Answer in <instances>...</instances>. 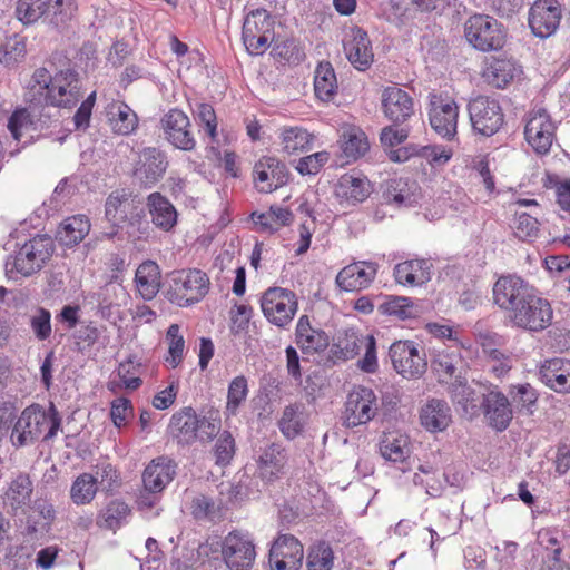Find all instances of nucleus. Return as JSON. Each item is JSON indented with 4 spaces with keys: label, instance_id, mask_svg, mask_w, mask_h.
<instances>
[{
    "label": "nucleus",
    "instance_id": "f257e3e1",
    "mask_svg": "<svg viewBox=\"0 0 570 570\" xmlns=\"http://www.w3.org/2000/svg\"><path fill=\"white\" fill-rule=\"evenodd\" d=\"M492 293L493 303L510 313V320L515 327L538 333L552 324L551 303L520 276L501 275L495 281Z\"/></svg>",
    "mask_w": 570,
    "mask_h": 570
},
{
    "label": "nucleus",
    "instance_id": "f03ea898",
    "mask_svg": "<svg viewBox=\"0 0 570 570\" xmlns=\"http://www.w3.org/2000/svg\"><path fill=\"white\" fill-rule=\"evenodd\" d=\"M61 422V415L53 403L48 411L39 404L27 406L12 428L11 443L19 449L30 446L38 441H50L60 430Z\"/></svg>",
    "mask_w": 570,
    "mask_h": 570
},
{
    "label": "nucleus",
    "instance_id": "7ed1b4c3",
    "mask_svg": "<svg viewBox=\"0 0 570 570\" xmlns=\"http://www.w3.org/2000/svg\"><path fill=\"white\" fill-rule=\"evenodd\" d=\"M53 253L52 238L48 235H36L7 257L6 275L13 281L30 277L47 265Z\"/></svg>",
    "mask_w": 570,
    "mask_h": 570
},
{
    "label": "nucleus",
    "instance_id": "20e7f679",
    "mask_svg": "<svg viewBox=\"0 0 570 570\" xmlns=\"http://www.w3.org/2000/svg\"><path fill=\"white\" fill-rule=\"evenodd\" d=\"M209 288V278L200 269L175 271L169 275L166 297L178 306L198 303Z\"/></svg>",
    "mask_w": 570,
    "mask_h": 570
},
{
    "label": "nucleus",
    "instance_id": "39448f33",
    "mask_svg": "<svg viewBox=\"0 0 570 570\" xmlns=\"http://www.w3.org/2000/svg\"><path fill=\"white\" fill-rule=\"evenodd\" d=\"M464 36L476 50L498 51L505 43V30L501 22L488 14L476 13L464 23Z\"/></svg>",
    "mask_w": 570,
    "mask_h": 570
},
{
    "label": "nucleus",
    "instance_id": "423d86ee",
    "mask_svg": "<svg viewBox=\"0 0 570 570\" xmlns=\"http://www.w3.org/2000/svg\"><path fill=\"white\" fill-rule=\"evenodd\" d=\"M261 308L271 324L285 328L293 321L298 309L297 296L287 288L269 287L261 297Z\"/></svg>",
    "mask_w": 570,
    "mask_h": 570
},
{
    "label": "nucleus",
    "instance_id": "0eeeda50",
    "mask_svg": "<svg viewBox=\"0 0 570 570\" xmlns=\"http://www.w3.org/2000/svg\"><path fill=\"white\" fill-rule=\"evenodd\" d=\"M393 368L404 379H420L428 368L426 354L414 341H396L389 350Z\"/></svg>",
    "mask_w": 570,
    "mask_h": 570
},
{
    "label": "nucleus",
    "instance_id": "6e6552de",
    "mask_svg": "<svg viewBox=\"0 0 570 570\" xmlns=\"http://www.w3.org/2000/svg\"><path fill=\"white\" fill-rule=\"evenodd\" d=\"M471 126L474 132L484 137L497 134L504 124L500 102L488 96H478L468 104Z\"/></svg>",
    "mask_w": 570,
    "mask_h": 570
},
{
    "label": "nucleus",
    "instance_id": "1a4fd4ad",
    "mask_svg": "<svg viewBox=\"0 0 570 570\" xmlns=\"http://www.w3.org/2000/svg\"><path fill=\"white\" fill-rule=\"evenodd\" d=\"M159 128L164 139L174 148L183 151L196 149L197 141L193 131V125L181 109L170 108L159 120Z\"/></svg>",
    "mask_w": 570,
    "mask_h": 570
},
{
    "label": "nucleus",
    "instance_id": "9d476101",
    "mask_svg": "<svg viewBox=\"0 0 570 570\" xmlns=\"http://www.w3.org/2000/svg\"><path fill=\"white\" fill-rule=\"evenodd\" d=\"M379 412L377 397L374 391L366 386H354L347 394L343 423L346 428H355L372 421Z\"/></svg>",
    "mask_w": 570,
    "mask_h": 570
},
{
    "label": "nucleus",
    "instance_id": "9b49d317",
    "mask_svg": "<svg viewBox=\"0 0 570 570\" xmlns=\"http://www.w3.org/2000/svg\"><path fill=\"white\" fill-rule=\"evenodd\" d=\"M430 125L433 130L448 140L456 135L459 106L449 96L430 94Z\"/></svg>",
    "mask_w": 570,
    "mask_h": 570
},
{
    "label": "nucleus",
    "instance_id": "f8f14e48",
    "mask_svg": "<svg viewBox=\"0 0 570 570\" xmlns=\"http://www.w3.org/2000/svg\"><path fill=\"white\" fill-rule=\"evenodd\" d=\"M222 556L229 570H250L256 558L255 544L246 534L233 531L223 541Z\"/></svg>",
    "mask_w": 570,
    "mask_h": 570
},
{
    "label": "nucleus",
    "instance_id": "ddd939ff",
    "mask_svg": "<svg viewBox=\"0 0 570 570\" xmlns=\"http://www.w3.org/2000/svg\"><path fill=\"white\" fill-rule=\"evenodd\" d=\"M561 17L558 0H535L529 9L528 23L535 37L546 39L557 31Z\"/></svg>",
    "mask_w": 570,
    "mask_h": 570
},
{
    "label": "nucleus",
    "instance_id": "4468645a",
    "mask_svg": "<svg viewBox=\"0 0 570 570\" xmlns=\"http://www.w3.org/2000/svg\"><path fill=\"white\" fill-rule=\"evenodd\" d=\"M169 166L167 154L156 147H146L134 169V177L144 188H153L163 179Z\"/></svg>",
    "mask_w": 570,
    "mask_h": 570
},
{
    "label": "nucleus",
    "instance_id": "2eb2a0df",
    "mask_svg": "<svg viewBox=\"0 0 570 570\" xmlns=\"http://www.w3.org/2000/svg\"><path fill=\"white\" fill-rule=\"evenodd\" d=\"M303 558V544L292 534H281L269 550L272 570H299Z\"/></svg>",
    "mask_w": 570,
    "mask_h": 570
},
{
    "label": "nucleus",
    "instance_id": "dca6fc26",
    "mask_svg": "<svg viewBox=\"0 0 570 570\" xmlns=\"http://www.w3.org/2000/svg\"><path fill=\"white\" fill-rule=\"evenodd\" d=\"M343 48L350 63L358 71L371 68L374 52L367 32L360 27H352L345 33Z\"/></svg>",
    "mask_w": 570,
    "mask_h": 570
},
{
    "label": "nucleus",
    "instance_id": "f3484780",
    "mask_svg": "<svg viewBox=\"0 0 570 570\" xmlns=\"http://www.w3.org/2000/svg\"><path fill=\"white\" fill-rule=\"evenodd\" d=\"M556 126L550 115L544 109H539L530 115L524 128L528 144L537 154L549 153L554 139Z\"/></svg>",
    "mask_w": 570,
    "mask_h": 570
},
{
    "label": "nucleus",
    "instance_id": "a211bd4d",
    "mask_svg": "<svg viewBox=\"0 0 570 570\" xmlns=\"http://www.w3.org/2000/svg\"><path fill=\"white\" fill-rule=\"evenodd\" d=\"M481 413L487 424L497 432L505 431L513 419L512 405L498 387L487 391Z\"/></svg>",
    "mask_w": 570,
    "mask_h": 570
},
{
    "label": "nucleus",
    "instance_id": "6ab92c4d",
    "mask_svg": "<svg viewBox=\"0 0 570 570\" xmlns=\"http://www.w3.org/2000/svg\"><path fill=\"white\" fill-rule=\"evenodd\" d=\"M256 188L261 193H271L288 181L287 166L272 156L262 157L253 170Z\"/></svg>",
    "mask_w": 570,
    "mask_h": 570
},
{
    "label": "nucleus",
    "instance_id": "aec40b11",
    "mask_svg": "<svg viewBox=\"0 0 570 570\" xmlns=\"http://www.w3.org/2000/svg\"><path fill=\"white\" fill-rule=\"evenodd\" d=\"M448 393L453 405L461 411L463 416L473 419L479 416L485 391L475 390L470 386L466 380L458 376L448 387Z\"/></svg>",
    "mask_w": 570,
    "mask_h": 570
},
{
    "label": "nucleus",
    "instance_id": "412c9836",
    "mask_svg": "<svg viewBox=\"0 0 570 570\" xmlns=\"http://www.w3.org/2000/svg\"><path fill=\"white\" fill-rule=\"evenodd\" d=\"M382 110L394 125H403L414 114L413 98L399 87H386L382 92Z\"/></svg>",
    "mask_w": 570,
    "mask_h": 570
},
{
    "label": "nucleus",
    "instance_id": "4be33fe9",
    "mask_svg": "<svg viewBox=\"0 0 570 570\" xmlns=\"http://www.w3.org/2000/svg\"><path fill=\"white\" fill-rule=\"evenodd\" d=\"M373 188L371 181L361 173H347L341 176L335 187V195L350 205L363 203Z\"/></svg>",
    "mask_w": 570,
    "mask_h": 570
},
{
    "label": "nucleus",
    "instance_id": "5701e85b",
    "mask_svg": "<svg viewBox=\"0 0 570 570\" xmlns=\"http://www.w3.org/2000/svg\"><path fill=\"white\" fill-rule=\"evenodd\" d=\"M380 314L392 317L400 322L417 320L424 313L423 304L420 299H413L407 296L387 295L377 306Z\"/></svg>",
    "mask_w": 570,
    "mask_h": 570
},
{
    "label": "nucleus",
    "instance_id": "b1692460",
    "mask_svg": "<svg viewBox=\"0 0 570 570\" xmlns=\"http://www.w3.org/2000/svg\"><path fill=\"white\" fill-rule=\"evenodd\" d=\"M295 342L304 354H315L328 347L330 336L322 328L313 327L307 315H302L296 324Z\"/></svg>",
    "mask_w": 570,
    "mask_h": 570
},
{
    "label": "nucleus",
    "instance_id": "393cba45",
    "mask_svg": "<svg viewBox=\"0 0 570 570\" xmlns=\"http://www.w3.org/2000/svg\"><path fill=\"white\" fill-rule=\"evenodd\" d=\"M376 275V264L354 263L341 269L336 276V284L341 289L354 292L367 287Z\"/></svg>",
    "mask_w": 570,
    "mask_h": 570
},
{
    "label": "nucleus",
    "instance_id": "a878e982",
    "mask_svg": "<svg viewBox=\"0 0 570 570\" xmlns=\"http://www.w3.org/2000/svg\"><path fill=\"white\" fill-rule=\"evenodd\" d=\"M176 474V464L167 456L154 459L142 473L145 489L150 493L161 492L173 481Z\"/></svg>",
    "mask_w": 570,
    "mask_h": 570
},
{
    "label": "nucleus",
    "instance_id": "bb28decb",
    "mask_svg": "<svg viewBox=\"0 0 570 570\" xmlns=\"http://www.w3.org/2000/svg\"><path fill=\"white\" fill-rule=\"evenodd\" d=\"M167 433L180 445L193 444L197 440L196 411L187 406L174 413Z\"/></svg>",
    "mask_w": 570,
    "mask_h": 570
},
{
    "label": "nucleus",
    "instance_id": "cd10ccee",
    "mask_svg": "<svg viewBox=\"0 0 570 570\" xmlns=\"http://www.w3.org/2000/svg\"><path fill=\"white\" fill-rule=\"evenodd\" d=\"M522 73L521 66L512 59L492 58L483 71L485 81L498 88L503 89Z\"/></svg>",
    "mask_w": 570,
    "mask_h": 570
},
{
    "label": "nucleus",
    "instance_id": "c85d7f7f",
    "mask_svg": "<svg viewBox=\"0 0 570 570\" xmlns=\"http://www.w3.org/2000/svg\"><path fill=\"white\" fill-rule=\"evenodd\" d=\"M147 207L151 223L159 229L169 232L176 226L177 210L160 193L155 191L147 197Z\"/></svg>",
    "mask_w": 570,
    "mask_h": 570
},
{
    "label": "nucleus",
    "instance_id": "c756f323",
    "mask_svg": "<svg viewBox=\"0 0 570 570\" xmlns=\"http://www.w3.org/2000/svg\"><path fill=\"white\" fill-rule=\"evenodd\" d=\"M431 268L429 259H410L396 264L393 274L397 284L417 286L431 279Z\"/></svg>",
    "mask_w": 570,
    "mask_h": 570
},
{
    "label": "nucleus",
    "instance_id": "7c9ffc66",
    "mask_svg": "<svg viewBox=\"0 0 570 570\" xmlns=\"http://www.w3.org/2000/svg\"><path fill=\"white\" fill-rule=\"evenodd\" d=\"M287 461L285 449L276 443L264 449L258 459V473L265 482H274L283 473Z\"/></svg>",
    "mask_w": 570,
    "mask_h": 570
},
{
    "label": "nucleus",
    "instance_id": "2f4dec72",
    "mask_svg": "<svg viewBox=\"0 0 570 570\" xmlns=\"http://www.w3.org/2000/svg\"><path fill=\"white\" fill-rule=\"evenodd\" d=\"M421 424L430 432H442L452 422L451 409L444 400L431 399L420 413Z\"/></svg>",
    "mask_w": 570,
    "mask_h": 570
},
{
    "label": "nucleus",
    "instance_id": "473e14b6",
    "mask_svg": "<svg viewBox=\"0 0 570 570\" xmlns=\"http://www.w3.org/2000/svg\"><path fill=\"white\" fill-rule=\"evenodd\" d=\"M106 112L114 132L118 135L128 136L138 127L137 114L124 101H111Z\"/></svg>",
    "mask_w": 570,
    "mask_h": 570
},
{
    "label": "nucleus",
    "instance_id": "72a5a7b5",
    "mask_svg": "<svg viewBox=\"0 0 570 570\" xmlns=\"http://www.w3.org/2000/svg\"><path fill=\"white\" fill-rule=\"evenodd\" d=\"M135 202L126 190H115L106 199L105 216L112 227H119L129 219Z\"/></svg>",
    "mask_w": 570,
    "mask_h": 570
},
{
    "label": "nucleus",
    "instance_id": "f704fd0d",
    "mask_svg": "<svg viewBox=\"0 0 570 570\" xmlns=\"http://www.w3.org/2000/svg\"><path fill=\"white\" fill-rule=\"evenodd\" d=\"M89 230L90 223L86 216H71L59 225L56 239L66 247H73L88 235Z\"/></svg>",
    "mask_w": 570,
    "mask_h": 570
},
{
    "label": "nucleus",
    "instance_id": "c9c22d12",
    "mask_svg": "<svg viewBox=\"0 0 570 570\" xmlns=\"http://www.w3.org/2000/svg\"><path fill=\"white\" fill-rule=\"evenodd\" d=\"M131 514L130 507L121 499L110 500L97 514L96 524L116 532Z\"/></svg>",
    "mask_w": 570,
    "mask_h": 570
},
{
    "label": "nucleus",
    "instance_id": "e433bc0d",
    "mask_svg": "<svg viewBox=\"0 0 570 570\" xmlns=\"http://www.w3.org/2000/svg\"><path fill=\"white\" fill-rule=\"evenodd\" d=\"M135 282L145 301L153 299L160 288L159 266L153 261L140 264L136 271Z\"/></svg>",
    "mask_w": 570,
    "mask_h": 570
},
{
    "label": "nucleus",
    "instance_id": "4c0bfd02",
    "mask_svg": "<svg viewBox=\"0 0 570 570\" xmlns=\"http://www.w3.org/2000/svg\"><path fill=\"white\" fill-rule=\"evenodd\" d=\"M252 219L257 230L273 234L282 226L289 225L294 219V214L288 208L271 206L265 213H253Z\"/></svg>",
    "mask_w": 570,
    "mask_h": 570
},
{
    "label": "nucleus",
    "instance_id": "58836bf2",
    "mask_svg": "<svg viewBox=\"0 0 570 570\" xmlns=\"http://www.w3.org/2000/svg\"><path fill=\"white\" fill-rule=\"evenodd\" d=\"M314 91L322 101H330L336 95L337 80L334 68L328 61L320 62L314 76Z\"/></svg>",
    "mask_w": 570,
    "mask_h": 570
},
{
    "label": "nucleus",
    "instance_id": "ea45409f",
    "mask_svg": "<svg viewBox=\"0 0 570 570\" xmlns=\"http://www.w3.org/2000/svg\"><path fill=\"white\" fill-rule=\"evenodd\" d=\"M274 24V19L266 9H254L245 17L242 28V39L248 38L253 40L255 36L273 33Z\"/></svg>",
    "mask_w": 570,
    "mask_h": 570
},
{
    "label": "nucleus",
    "instance_id": "a19ab883",
    "mask_svg": "<svg viewBox=\"0 0 570 570\" xmlns=\"http://www.w3.org/2000/svg\"><path fill=\"white\" fill-rule=\"evenodd\" d=\"M98 478L91 473H81L72 482L70 499L76 505L89 504L98 492Z\"/></svg>",
    "mask_w": 570,
    "mask_h": 570
},
{
    "label": "nucleus",
    "instance_id": "79ce46f5",
    "mask_svg": "<svg viewBox=\"0 0 570 570\" xmlns=\"http://www.w3.org/2000/svg\"><path fill=\"white\" fill-rule=\"evenodd\" d=\"M365 342L364 335H358L354 330H346L332 345L331 353L340 360H352L360 354Z\"/></svg>",
    "mask_w": 570,
    "mask_h": 570
},
{
    "label": "nucleus",
    "instance_id": "37998d69",
    "mask_svg": "<svg viewBox=\"0 0 570 570\" xmlns=\"http://www.w3.org/2000/svg\"><path fill=\"white\" fill-rule=\"evenodd\" d=\"M303 409L301 403H293L284 407L278 428L286 439L293 440L303 432Z\"/></svg>",
    "mask_w": 570,
    "mask_h": 570
},
{
    "label": "nucleus",
    "instance_id": "c03bdc74",
    "mask_svg": "<svg viewBox=\"0 0 570 570\" xmlns=\"http://www.w3.org/2000/svg\"><path fill=\"white\" fill-rule=\"evenodd\" d=\"M383 197L397 206H412L416 199L407 178H392L386 181Z\"/></svg>",
    "mask_w": 570,
    "mask_h": 570
},
{
    "label": "nucleus",
    "instance_id": "a18cd8bd",
    "mask_svg": "<svg viewBox=\"0 0 570 570\" xmlns=\"http://www.w3.org/2000/svg\"><path fill=\"white\" fill-rule=\"evenodd\" d=\"M382 456L394 463H403L410 455L407 440L402 435L386 434L380 442Z\"/></svg>",
    "mask_w": 570,
    "mask_h": 570
},
{
    "label": "nucleus",
    "instance_id": "49530a36",
    "mask_svg": "<svg viewBox=\"0 0 570 570\" xmlns=\"http://www.w3.org/2000/svg\"><path fill=\"white\" fill-rule=\"evenodd\" d=\"M334 564V551L331 544L324 540L312 544L307 551V570H332Z\"/></svg>",
    "mask_w": 570,
    "mask_h": 570
},
{
    "label": "nucleus",
    "instance_id": "de8ad7c7",
    "mask_svg": "<svg viewBox=\"0 0 570 570\" xmlns=\"http://www.w3.org/2000/svg\"><path fill=\"white\" fill-rule=\"evenodd\" d=\"M50 2L52 0H18L16 17L24 26L32 24L50 11Z\"/></svg>",
    "mask_w": 570,
    "mask_h": 570
},
{
    "label": "nucleus",
    "instance_id": "09e8293b",
    "mask_svg": "<svg viewBox=\"0 0 570 570\" xmlns=\"http://www.w3.org/2000/svg\"><path fill=\"white\" fill-rule=\"evenodd\" d=\"M341 147L347 158L356 160L366 154L370 144L365 132L353 128L342 135Z\"/></svg>",
    "mask_w": 570,
    "mask_h": 570
},
{
    "label": "nucleus",
    "instance_id": "8fccbe9b",
    "mask_svg": "<svg viewBox=\"0 0 570 570\" xmlns=\"http://www.w3.org/2000/svg\"><path fill=\"white\" fill-rule=\"evenodd\" d=\"M61 76H53L51 88V107L71 108L77 105L80 99V85L73 83L70 87L60 85Z\"/></svg>",
    "mask_w": 570,
    "mask_h": 570
},
{
    "label": "nucleus",
    "instance_id": "3c124183",
    "mask_svg": "<svg viewBox=\"0 0 570 570\" xmlns=\"http://www.w3.org/2000/svg\"><path fill=\"white\" fill-rule=\"evenodd\" d=\"M312 140L313 136L299 127L285 128L282 132L283 149L288 155L308 149Z\"/></svg>",
    "mask_w": 570,
    "mask_h": 570
},
{
    "label": "nucleus",
    "instance_id": "603ef678",
    "mask_svg": "<svg viewBox=\"0 0 570 570\" xmlns=\"http://www.w3.org/2000/svg\"><path fill=\"white\" fill-rule=\"evenodd\" d=\"M26 52L24 39L12 35L0 45V63L11 68L24 58Z\"/></svg>",
    "mask_w": 570,
    "mask_h": 570
},
{
    "label": "nucleus",
    "instance_id": "864d4df0",
    "mask_svg": "<svg viewBox=\"0 0 570 570\" xmlns=\"http://www.w3.org/2000/svg\"><path fill=\"white\" fill-rule=\"evenodd\" d=\"M248 394V383L244 375L234 377L227 392L226 411L230 415H235L240 404L246 400Z\"/></svg>",
    "mask_w": 570,
    "mask_h": 570
},
{
    "label": "nucleus",
    "instance_id": "5fc2aeb1",
    "mask_svg": "<svg viewBox=\"0 0 570 570\" xmlns=\"http://www.w3.org/2000/svg\"><path fill=\"white\" fill-rule=\"evenodd\" d=\"M140 366L136 356H129L119 364L117 373L126 389L135 391L142 384V380L138 376Z\"/></svg>",
    "mask_w": 570,
    "mask_h": 570
},
{
    "label": "nucleus",
    "instance_id": "6e6d98bb",
    "mask_svg": "<svg viewBox=\"0 0 570 570\" xmlns=\"http://www.w3.org/2000/svg\"><path fill=\"white\" fill-rule=\"evenodd\" d=\"M510 395L515 404V407L520 412L525 410L527 414L529 415L533 413L531 407L535 405L538 401V393L529 383L512 386L510 390Z\"/></svg>",
    "mask_w": 570,
    "mask_h": 570
},
{
    "label": "nucleus",
    "instance_id": "4d7b16f0",
    "mask_svg": "<svg viewBox=\"0 0 570 570\" xmlns=\"http://www.w3.org/2000/svg\"><path fill=\"white\" fill-rule=\"evenodd\" d=\"M32 491L33 484L30 476L20 473L11 481L8 498L19 505L27 504L31 499Z\"/></svg>",
    "mask_w": 570,
    "mask_h": 570
},
{
    "label": "nucleus",
    "instance_id": "13d9d810",
    "mask_svg": "<svg viewBox=\"0 0 570 570\" xmlns=\"http://www.w3.org/2000/svg\"><path fill=\"white\" fill-rule=\"evenodd\" d=\"M544 188L556 189L558 205L566 212L570 210V179L561 180L557 175L547 174L542 180Z\"/></svg>",
    "mask_w": 570,
    "mask_h": 570
},
{
    "label": "nucleus",
    "instance_id": "bf43d9fd",
    "mask_svg": "<svg viewBox=\"0 0 570 570\" xmlns=\"http://www.w3.org/2000/svg\"><path fill=\"white\" fill-rule=\"evenodd\" d=\"M459 360L449 354H440L432 361V370L438 375L439 382H448L460 376L458 372Z\"/></svg>",
    "mask_w": 570,
    "mask_h": 570
},
{
    "label": "nucleus",
    "instance_id": "052dcab7",
    "mask_svg": "<svg viewBox=\"0 0 570 570\" xmlns=\"http://www.w3.org/2000/svg\"><path fill=\"white\" fill-rule=\"evenodd\" d=\"M30 327L37 340H48L52 332L51 313L43 307H38L30 317Z\"/></svg>",
    "mask_w": 570,
    "mask_h": 570
},
{
    "label": "nucleus",
    "instance_id": "680f3d73",
    "mask_svg": "<svg viewBox=\"0 0 570 570\" xmlns=\"http://www.w3.org/2000/svg\"><path fill=\"white\" fill-rule=\"evenodd\" d=\"M195 119L199 126H203L210 140L216 141L217 137V118L216 112L210 104L202 102L197 105L195 110Z\"/></svg>",
    "mask_w": 570,
    "mask_h": 570
},
{
    "label": "nucleus",
    "instance_id": "e2e57ef3",
    "mask_svg": "<svg viewBox=\"0 0 570 570\" xmlns=\"http://www.w3.org/2000/svg\"><path fill=\"white\" fill-rule=\"evenodd\" d=\"M166 338L169 342L168 352L170 354V358H167V361L175 368L181 363L185 348V341L179 334V326L177 324H171L168 327Z\"/></svg>",
    "mask_w": 570,
    "mask_h": 570
},
{
    "label": "nucleus",
    "instance_id": "0e129e2a",
    "mask_svg": "<svg viewBox=\"0 0 570 570\" xmlns=\"http://www.w3.org/2000/svg\"><path fill=\"white\" fill-rule=\"evenodd\" d=\"M35 126V119L32 110L29 111L27 108H19L12 112L8 120V129L16 140H20L23 128Z\"/></svg>",
    "mask_w": 570,
    "mask_h": 570
},
{
    "label": "nucleus",
    "instance_id": "69168bd1",
    "mask_svg": "<svg viewBox=\"0 0 570 570\" xmlns=\"http://www.w3.org/2000/svg\"><path fill=\"white\" fill-rule=\"evenodd\" d=\"M97 476L100 478L98 483L101 484V489L106 493H114L116 489L121 485L120 473L110 463H102L97 466Z\"/></svg>",
    "mask_w": 570,
    "mask_h": 570
},
{
    "label": "nucleus",
    "instance_id": "338daca9",
    "mask_svg": "<svg viewBox=\"0 0 570 570\" xmlns=\"http://www.w3.org/2000/svg\"><path fill=\"white\" fill-rule=\"evenodd\" d=\"M235 453V440L228 431H224L218 438L214 454L216 458V463L220 465H226L230 462Z\"/></svg>",
    "mask_w": 570,
    "mask_h": 570
},
{
    "label": "nucleus",
    "instance_id": "774afa93",
    "mask_svg": "<svg viewBox=\"0 0 570 570\" xmlns=\"http://www.w3.org/2000/svg\"><path fill=\"white\" fill-rule=\"evenodd\" d=\"M250 482L252 478L243 473L234 479L233 482L228 484L227 495L228 500L232 503H238L246 500L250 494Z\"/></svg>",
    "mask_w": 570,
    "mask_h": 570
}]
</instances>
